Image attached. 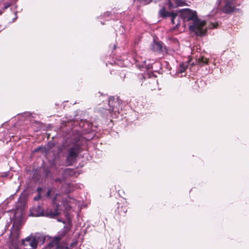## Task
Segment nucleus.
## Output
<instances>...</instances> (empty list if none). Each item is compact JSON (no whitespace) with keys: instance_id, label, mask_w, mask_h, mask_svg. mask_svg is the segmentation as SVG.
<instances>
[{"instance_id":"24","label":"nucleus","mask_w":249,"mask_h":249,"mask_svg":"<svg viewBox=\"0 0 249 249\" xmlns=\"http://www.w3.org/2000/svg\"><path fill=\"white\" fill-rule=\"evenodd\" d=\"M40 149V148H36V149H35V151H38Z\"/></svg>"},{"instance_id":"14","label":"nucleus","mask_w":249,"mask_h":249,"mask_svg":"<svg viewBox=\"0 0 249 249\" xmlns=\"http://www.w3.org/2000/svg\"><path fill=\"white\" fill-rule=\"evenodd\" d=\"M219 24L217 22H210V24L209 25V27L210 28H216L218 26Z\"/></svg>"},{"instance_id":"1","label":"nucleus","mask_w":249,"mask_h":249,"mask_svg":"<svg viewBox=\"0 0 249 249\" xmlns=\"http://www.w3.org/2000/svg\"><path fill=\"white\" fill-rule=\"evenodd\" d=\"M61 198L59 194H55V197L53 198V205L52 208H48L44 211L41 207L37 206L34 207L30 210V215L33 216H44L53 218L55 216L60 214L62 213H64L66 216L68 213L65 211H68L71 208L77 207L79 208L81 203L77 201L73 198L67 196L65 199H63L60 206L57 201Z\"/></svg>"},{"instance_id":"4","label":"nucleus","mask_w":249,"mask_h":249,"mask_svg":"<svg viewBox=\"0 0 249 249\" xmlns=\"http://www.w3.org/2000/svg\"><path fill=\"white\" fill-rule=\"evenodd\" d=\"M38 244L35 237L30 236L22 240V245L18 244H13L10 249H36Z\"/></svg>"},{"instance_id":"18","label":"nucleus","mask_w":249,"mask_h":249,"mask_svg":"<svg viewBox=\"0 0 249 249\" xmlns=\"http://www.w3.org/2000/svg\"><path fill=\"white\" fill-rule=\"evenodd\" d=\"M11 4L10 3H8V2H5L4 3V6H3V9H7L8 8H9Z\"/></svg>"},{"instance_id":"21","label":"nucleus","mask_w":249,"mask_h":249,"mask_svg":"<svg viewBox=\"0 0 249 249\" xmlns=\"http://www.w3.org/2000/svg\"><path fill=\"white\" fill-rule=\"evenodd\" d=\"M122 209H123V212H124V213H125L126 212V211H127V209H126L125 208H123L122 207Z\"/></svg>"},{"instance_id":"13","label":"nucleus","mask_w":249,"mask_h":249,"mask_svg":"<svg viewBox=\"0 0 249 249\" xmlns=\"http://www.w3.org/2000/svg\"><path fill=\"white\" fill-rule=\"evenodd\" d=\"M186 68V66H185L184 64H180L179 67L178 68V71L179 73H182L185 71Z\"/></svg>"},{"instance_id":"9","label":"nucleus","mask_w":249,"mask_h":249,"mask_svg":"<svg viewBox=\"0 0 249 249\" xmlns=\"http://www.w3.org/2000/svg\"><path fill=\"white\" fill-rule=\"evenodd\" d=\"M234 6L235 5L232 0H227L224 6L222 9V11L226 13H230L233 10Z\"/></svg>"},{"instance_id":"23","label":"nucleus","mask_w":249,"mask_h":249,"mask_svg":"<svg viewBox=\"0 0 249 249\" xmlns=\"http://www.w3.org/2000/svg\"><path fill=\"white\" fill-rule=\"evenodd\" d=\"M15 15H16V17L13 19V22L17 18V16L16 13L15 14Z\"/></svg>"},{"instance_id":"12","label":"nucleus","mask_w":249,"mask_h":249,"mask_svg":"<svg viewBox=\"0 0 249 249\" xmlns=\"http://www.w3.org/2000/svg\"><path fill=\"white\" fill-rule=\"evenodd\" d=\"M197 62L199 64H200L201 65H203L207 64L208 60L207 58H206L205 57H201L197 59Z\"/></svg>"},{"instance_id":"20","label":"nucleus","mask_w":249,"mask_h":249,"mask_svg":"<svg viewBox=\"0 0 249 249\" xmlns=\"http://www.w3.org/2000/svg\"><path fill=\"white\" fill-rule=\"evenodd\" d=\"M17 214H18V213L16 212L15 214V215L14 216V225H16V223H17V220H16V218H17ZM18 221V220H17V222Z\"/></svg>"},{"instance_id":"7","label":"nucleus","mask_w":249,"mask_h":249,"mask_svg":"<svg viewBox=\"0 0 249 249\" xmlns=\"http://www.w3.org/2000/svg\"><path fill=\"white\" fill-rule=\"evenodd\" d=\"M108 101L109 106L108 111L113 117L114 114L116 115V112L119 113V108L117 107V105L119 104V103L117 101H115L114 98L112 97L108 98Z\"/></svg>"},{"instance_id":"3","label":"nucleus","mask_w":249,"mask_h":249,"mask_svg":"<svg viewBox=\"0 0 249 249\" xmlns=\"http://www.w3.org/2000/svg\"><path fill=\"white\" fill-rule=\"evenodd\" d=\"M71 139V143L72 145L69 149L67 156V163L69 165L72 164L75 161L80 152V146L83 145L86 142L85 138L79 133L73 135Z\"/></svg>"},{"instance_id":"15","label":"nucleus","mask_w":249,"mask_h":249,"mask_svg":"<svg viewBox=\"0 0 249 249\" xmlns=\"http://www.w3.org/2000/svg\"><path fill=\"white\" fill-rule=\"evenodd\" d=\"M37 191H38V193L40 194L41 193V191H42V189L41 188H38L37 189ZM40 198V195L39 194V195L37 197H36L34 198V199L36 200H37Z\"/></svg>"},{"instance_id":"19","label":"nucleus","mask_w":249,"mask_h":249,"mask_svg":"<svg viewBox=\"0 0 249 249\" xmlns=\"http://www.w3.org/2000/svg\"><path fill=\"white\" fill-rule=\"evenodd\" d=\"M152 0H140V1L144 4H148Z\"/></svg>"},{"instance_id":"6","label":"nucleus","mask_w":249,"mask_h":249,"mask_svg":"<svg viewBox=\"0 0 249 249\" xmlns=\"http://www.w3.org/2000/svg\"><path fill=\"white\" fill-rule=\"evenodd\" d=\"M221 1L218 0L216 2V5H213L210 4H207L205 6V10L208 13V16L212 18L217 13L218 7L220 5Z\"/></svg>"},{"instance_id":"25","label":"nucleus","mask_w":249,"mask_h":249,"mask_svg":"<svg viewBox=\"0 0 249 249\" xmlns=\"http://www.w3.org/2000/svg\"><path fill=\"white\" fill-rule=\"evenodd\" d=\"M2 12L0 11V15H1L2 14Z\"/></svg>"},{"instance_id":"11","label":"nucleus","mask_w":249,"mask_h":249,"mask_svg":"<svg viewBox=\"0 0 249 249\" xmlns=\"http://www.w3.org/2000/svg\"><path fill=\"white\" fill-rule=\"evenodd\" d=\"M151 49L154 52H160L162 49L161 44L154 40L153 43L151 44Z\"/></svg>"},{"instance_id":"16","label":"nucleus","mask_w":249,"mask_h":249,"mask_svg":"<svg viewBox=\"0 0 249 249\" xmlns=\"http://www.w3.org/2000/svg\"><path fill=\"white\" fill-rule=\"evenodd\" d=\"M52 193H54L53 190L52 189L48 190L47 194V196L48 197H51V194Z\"/></svg>"},{"instance_id":"17","label":"nucleus","mask_w":249,"mask_h":249,"mask_svg":"<svg viewBox=\"0 0 249 249\" xmlns=\"http://www.w3.org/2000/svg\"><path fill=\"white\" fill-rule=\"evenodd\" d=\"M141 66L142 68H146V69H150L151 67L150 65H148V66H147L145 65V60L143 61V64L141 65Z\"/></svg>"},{"instance_id":"10","label":"nucleus","mask_w":249,"mask_h":249,"mask_svg":"<svg viewBox=\"0 0 249 249\" xmlns=\"http://www.w3.org/2000/svg\"><path fill=\"white\" fill-rule=\"evenodd\" d=\"M176 6H182L185 4V2L182 0H168V5L169 9H171Z\"/></svg>"},{"instance_id":"5","label":"nucleus","mask_w":249,"mask_h":249,"mask_svg":"<svg viewBox=\"0 0 249 249\" xmlns=\"http://www.w3.org/2000/svg\"><path fill=\"white\" fill-rule=\"evenodd\" d=\"M159 15L163 18L170 17L172 23L176 25V27L180 24L182 20L180 15V11L176 13L169 12L165 10V7H163L160 10Z\"/></svg>"},{"instance_id":"2","label":"nucleus","mask_w":249,"mask_h":249,"mask_svg":"<svg viewBox=\"0 0 249 249\" xmlns=\"http://www.w3.org/2000/svg\"><path fill=\"white\" fill-rule=\"evenodd\" d=\"M180 15L182 21L185 25L188 26L191 31L195 32L198 36L205 35L207 29L206 23L198 18L196 11L184 9L180 10Z\"/></svg>"},{"instance_id":"22","label":"nucleus","mask_w":249,"mask_h":249,"mask_svg":"<svg viewBox=\"0 0 249 249\" xmlns=\"http://www.w3.org/2000/svg\"><path fill=\"white\" fill-rule=\"evenodd\" d=\"M70 171H71V170H70L69 169H66V170H65V172H66V173H69V172H70Z\"/></svg>"},{"instance_id":"8","label":"nucleus","mask_w":249,"mask_h":249,"mask_svg":"<svg viewBox=\"0 0 249 249\" xmlns=\"http://www.w3.org/2000/svg\"><path fill=\"white\" fill-rule=\"evenodd\" d=\"M61 237H54L48 245L46 249H60V240Z\"/></svg>"}]
</instances>
